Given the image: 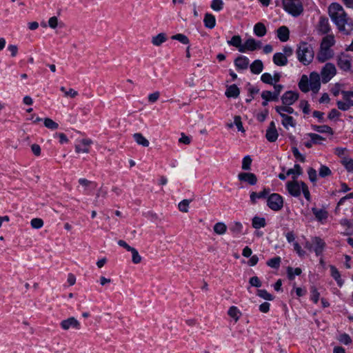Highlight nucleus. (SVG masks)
I'll use <instances>...</instances> for the list:
<instances>
[{
	"mask_svg": "<svg viewBox=\"0 0 353 353\" xmlns=\"http://www.w3.org/2000/svg\"><path fill=\"white\" fill-rule=\"evenodd\" d=\"M335 42L333 34H328L323 38L316 57L319 63H325L334 57V52L331 48Z\"/></svg>",
	"mask_w": 353,
	"mask_h": 353,
	"instance_id": "nucleus-2",
	"label": "nucleus"
},
{
	"mask_svg": "<svg viewBox=\"0 0 353 353\" xmlns=\"http://www.w3.org/2000/svg\"><path fill=\"white\" fill-rule=\"evenodd\" d=\"M312 243H314L313 250L314 251L316 255H321L325 247V241L321 238L316 236L312 238Z\"/></svg>",
	"mask_w": 353,
	"mask_h": 353,
	"instance_id": "nucleus-17",
	"label": "nucleus"
},
{
	"mask_svg": "<svg viewBox=\"0 0 353 353\" xmlns=\"http://www.w3.org/2000/svg\"><path fill=\"white\" fill-rule=\"evenodd\" d=\"M312 212L316 218L319 221L325 219L327 217V213L325 210L312 208Z\"/></svg>",
	"mask_w": 353,
	"mask_h": 353,
	"instance_id": "nucleus-45",
	"label": "nucleus"
},
{
	"mask_svg": "<svg viewBox=\"0 0 353 353\" xmlns=\"http://www.w3.org/2000/svg\"><path fill=\"white\" fill-rule=\"evenodd\" d=\"M261 48V42L256 41L253 38L248 39L243 44V47L240 49V52H245L247 51H254Z\"/></svg>",
	"mask_w": 353,
	"mask_h": 353,
	"instance_id": "nucleus-11",
	"label": "nucleus"
},
{
	"mask_svg": "<svg viewBox=\"0 0 353 353\" xmlns=\"http://www.w3.org/2000/svg\"><path fill=\"white\" fill-rule=\"evenodd\" d=\"M253 32L256 36L262 37L266 34L267 28L263 23L259 22L254 26Z\"/></svg>",
	"mask_w": 353,
	"mask_h": 353,
	"instance_id": "nucleus-26",
	"label": "nucleus"
},
{
	"mask_svg": "<svg viewBox=\"0 0 353 353\" xmlns=\"http://www.w3.org/2000/svg\"><path fill=\"white\" fill-rule=\"evenodd\" d=\"M58 25H59V21H58V18L57 17L54 16V17H50L48 19V26L52 29L57 28Z\"/></svg>",
	"mask_w": 353,
	"mask_h": 353,
	"instance_id": "nucleus-61",
	"label": "nucleus"
},
{
	"mask_svg": "<svg viewBox=\"0 0 353 353\" xmlns=\"http://www.w3.org/2000/svg\"><path fill=\"white\" fill-rule=\"evenodd\" d=\"M133 138L138 145H140L143 147L149 146V141L145 137H143V135L141 133H134L133 134Z\"/></svg>",
	"mask_w": 353,
	"mask_h": 353,
	"instance_id": "nucleus-31",
	"label": "nucleus"
},
{
	"mask_svg": "<svg viewBox=\"0 0 353 353\" xmlns=\"http://www.w3.org/2000/svg\"><path fill=\"white\" fill-rule=\"evenodd\" d=\"M352 61V57L345 53H341L337 57V65L341 70L345 72H347L351 70Z\"/></svg>",
	"mask_w": 353,
	"mask_h": 353,
	"instance_id": "nucleus-9",
	"label": "nucleus"
},
{
	"mask_svg": "<svg viewBox=\"0 0 353 353\" xmlns=\"http://www.w3.org/2000/svg\"><path fill=\"white\" fill-rule=\"evenodd\" d=\"M313 129L320 133H328L330 134H333L332 129L328 125H314Z\"/></svg>",
	"mask_w": 353,
	"mask_h": 353,
	"instance_id": "nucleus-42",
	"label": "nucleus"
},
{
	"mask_svg": "<svg viewBox=\"0 0 353 353\" xmlns=\"http://www.w3.org/2000/svg\"><path fill=\"white\" fill-rule=\"evenodd\" d=\"M275 110L281 116L282 120H285V118H288L290 116L288 114H293L294 112V109L290 106H276Z\"/></svg>",
	"mask_w": 353,
	"mask_h": 353,
	"instance_id": "nucleus-20",
	"label": "nucleus"
},
{
	"mask_svg": "<svg viewBox=\"0 0 353 353\" xmlns=\"http://www.w3.org/2000/svg\"><path fill=\"white\" fill-rule=\"evenodd\" d=\"M267 205L273 211H279L283 206V197L277 194H271L267 199Z\"/></svg>",
	"mask_w": 353,
	"mask_h": 353,
	"instance_id": "nucleus-7",
	"label": "nucleus"
},
{
	"mask_svg": "<svg viewBox=\"0 0 353 353\" xmlns=\"http://www.w3.org/2000/svg\"><path fill=\"white\" fill-rule=\"evenodd\" d=\"M228 227L223 222H217L213 226V231L217 235H224Z\"/></svg>",
	"mask_w": 353,
	"mask_h": 353,
	"instance_id": "nucleus-30",
	"label": "nucleus"
},
{
	"mask_svg": "<svg viewBox=\"0 0 353 353\" xmlns=\"http://www.w3.org/2000/svg\"><path fill=\"white\" fill-rule=\"evenodd\" d=\"M299 87L300 90L304 92L309 91V79L307 75H303L299 83Z\"/></svg>",
	"mask_w": 353,
	"mask_h": 353,
	"instance_id": "nucleus-36",
	"label": "nucleus"
},
{
	"mask_svg": "<svg viewBox=\"0 0 353 353\" xmlns=\"http://www.w3.org/2000/svg\"><path fill=\"white\" fill-rule=\"evenodd\" d=\"M299 99V94L293 91L285 92L281 97V106H290L292 105Z\"/></svg>",
	"mask_w": 353,
	"mask_h": 353,
	"instance_id": "nucleus-12",
	"label": "nucleus"
},
{
	"mask_svg": "<svg viewBox=\"0 0 353 353\" xmlns=\"http://www.w3.org/2000/svg\"><path fill=\"white\" fill-rule=\"evenodd\" d=\"M228 44L234 46L240 52V49L243 47L242 39L239 35H234L230 41H228Z\"/></svg>",
	"mask_w": 353,
	"mask_h": 353,
	"instance_id": "nucleus-32",
	"label": "nucleus"
},
{
	"mask_svg": "<svg viewBox=\"0 0 353 353\" xmlns=\"http://www.w3.org/2000/svg\"><path fill=\"white\" fill-rule=\"evenodd\" d=\"M331 275L336 280L339 286H342L343 281L341 279V275L338 270L333 265L330 266Z\"/></svg>",
	"mask_w": 353,
	"mask_h": 353,
	"instance_id": "nucleus-37",
	"label": "nucleus"
},
{
	"mask_svg": "<svg viewBox=\"0 0 353 353\" xmlns=\"http://www.w3.org/2000/svg\"><path fill=\"white\" fill-rule=\"evenodd\" d=\"M228 314L233 319L235 322H237L242 314L237 307L231 306L228 311Z\"/></svg>",
	"mask_w": 353,
	"mask_h": 353,
	"instance_id": "nucleus-33",
	"label": "nucleus"
},
{
	"mask_svg": "<svg viewBox=\"0 0 353 353\" xmlns=\"http://www.w3.org/2000/svg\"><path fill=\"white\" fill-rule=\"evenodd\" d=\"M250 284L253 287L259 288L261 286V282L259 277L257 276H252L250 279L249 281Z\"/></svg>",
	"mask_w": 353,
	"mask_h": 353,
	"instance_id": "nucleus-62",
	"label": "nucleus"
},
{
	"mask_svg": "<svg viewBox=\"0 0 353 353\" xmlns=\"http://www.w3.org/2000/svg\"><path fill=\"white\" fill-rule=\"evenodd\" d=\"M168 40V36L165 32H160L151 37V43L155 47L161 46Z\"/></svg>",
	"mask_w": 353,
	"mask_h": 353,
	"instance_id": "nucleus-21",
	"label": "nucleus"
},
{
	"mask_svg": "<svg viewBox=\"0 0 353 353\" xmlns=\"http://www.w3.org/2000/svg\"><path fill=\"white\" fill-rule=\"evenodd\" d=\"M281 78V75L279 73H275L274 76H272L270 73H263L261 77V81L267 84L273 85L274 83H276L279 81Z\"/></svg>",
	"mask_w": 353,
	"mask_h": 353,
	"instance_id": "nucleus-19",
	"label": "nucleus"
},
{
	"mask_svg": "<svg viewBox=\"0 0 353 353\" xmlns=\"http://www.w3.org/2000/svg\"><path fill=\"white\" fill-rule=\"evenodd\" d=\"M308 136L314 144H322V141L325 140L323 137L315 133H310Z\"/></svg>",
	"mask_w": 353,
	"mask_h": 353,
	"instance_id": "nucleus-52",
	"label": "nucleus"
},
{
	"mask_svg": "<svg viewBox=\"0 0 353 353\" xmlns=\"http://www.w3.org/2000/svg\"><path fill=\"white\" fill-rule=\"evenodd\" d=\"M339 340L341 343L345 344V345L350 344L352 342L351 338L350 337V336L348 334H341L339 336Z\"/></svg>",
	"mask_w": 353,
	"mask_h": 353,
	"instance_id": "nucleus-63",
	"label": "nucleus"
},
{
	"mask_svg": "<svg viewBox=\"0 0 353 353\" xmlns=\"http://www.w3.org/2000/svg\"><path fill=\"white\" fill-rule=\"evenodd\" d=\"M320 74L322 82L326 83L336 75V68L333 63H327L322 68Z\"/></svg>",
	"mask_w": 353,
	"mask_h": 353,
	"instance_id": "nucleus-6",
	"label": "nucleus"
},
{
	"mask_svg": "<svg viewBox=\"0 0 353 353\" xmlns=\"http://www.w3.org/2000/svg\"><path fill=\"white\" fill-rule=\"evenodd\" d=\"M59 326L63 331L68 332L71 330L78 331L81 328L80 321L74 316H70L61 320Z\"/></svg>",
	"mask_w": 353,
	"mask_h": 353,
	"instance_id": "nucleus-5",
	"label": "nucleus"
},
{
	"mask_svg": "<svg viewBox=\"0 0 353 353\" xmlns=\"http://www.w3.org/2000/svg\"><path fill=\"white\" fill-rule=\"evenodd\" d=\"M307 174H308L309 178L312 182H315L316 181L317 174H316V171L314 168H309L308 171H307Z\"/></svg>",
	"mask_w": 353,
	"mask_h": 353,
	"instance_id": "nucleus-64",
	"label": "nucleus"
},
{
	"mask_svg": "<svg viewBox=\"0 0 353 353\" xmlns=\"http://www.w3.org/2000/svg\"><path fill=\"white\" fill-rule=\"evenodd\" d=\"M210 7L214 11H220L223 8V1L222 0H213Z\"/></svg>",
	"mask_w": 353,
	"mask_h": 353,
	"instance_id": "nucleus-49",
	"label": "nucleus"
},
{
	"mask_svg": "<svg viewBox=\"0 0 353 353\" xmlns=\"http://www.w3.org/2000/svg\"><path fill=\"white\" fill-rule=\"evenodd\" d=\"M190 203V200L183 199V201H181L178 205L179 211H181V212H183V213L188 212Z\"/></svg>",
	"mask_w": 353,
	"mask_h": 353,
	"instance_id": "nucleus-44",
	"label": "nucleus"
},
{
	"mask_svg": "<svg viewBox=\"0 0 353 353\" xmlns=\"http://www.w3.org/2000/svg\"><path fill=\"white\" fill-rule=\"evenodd\" d=\"M118 244L125 248L127 251L132 254V262L134 264H139L142 261L141 256L139 254L137 250L130 245H128L125 241L119 240Z\"/></svg>",
	"mask_w": 353,
	"mask_h": 353,
	"instance_id": "nucleus-10",
	"label": "nucleus"
},
{
	"mask_svg": "<svg viewBox=\"0 0 353 353\" xmlns=\"http://www.w3.org/2000/svg\"><path fill=\"white\" fill-rule=\"evenodd\" d=\"M43 224V221L40 218H34L30 221V225L34 229L41 228Z\"/></svg>",
	"mask_w": 353,
	"mask_h": 353,
	"instance_id": "nucleus-51",
	"label": "nucleus"
},
{
	"mask_svg": "<svg viewBox=\"0 0 353 353\" xmlns=\"http://www.w3.org/2000/svg\"><path fill=\"white\" fill-rule=\"evenodd\" d=\"M230 230L235 234H240L242 233L243 225L239 221L234 222L230 228Z\"/></svg>",
	"mask_w": 353,
	"mask_h": 353,
	"instance_id": "nucleus-48",
	"label": "nucleus"
},
{
	"mask_svg": "<svg viewBox=\"0 0 353 353\" xmlns=\"http://www.w3.org/2000/svg\"><path fill=\"white\" fill-rule=\"evenodd\" d=\"M319 176L321 177H325L330 176L332 174L330 169L326 165H321L319 170Z\"/></svg>",
	"mask_w": 353,
	"mask_h": 353,
	"instance_id": "nucleus-55",
	"label": "nucleus"
},
{
	"mask_svg": "<svg viewBox=\"0 0 353 353\" xmlns=\"http://www.w3.org/2000/svg\"><path fill=\"white\" fill-rule=\"evenodd\" d=\"M301 269L299 268H293L288 267L287 269L288 276L290 280L294 279L295 275H300L301 274Z\"/></svg>",
	"mask_w": 353,
	"mask_h": 353,
	"instance_id": "nucleus-43",
	"label": "nucleus"
},
{
	"mask_svg": "<svg viewBox=\"0 0 353 353\" xmlns=\"http://www.w3.org/2000/svg\"><path fill=\"white\" fill-rule=\"evenodd\" d=\"M160 97V92L159 91L154 92L150 94L148 97V101L150 103H155L158 101Z\"/></svg>",
	"mask_w": 353,
	"mask_h": 353,
	"instance_id": "nucleus-60",
	"label": "nucleus"
},
{
	"mask_svg": "<svg viewBox=\"0 0 353 353\" xmlns=\"http://www.w3.org/2000/svg\"><path fill=\"white\" fill-rule=\"evenodd\" d=\"M90 139H82L78 144L75 145V152L77 154H88L90 152V147L92 144Z\"/></svg>",
	"mask_w": 353,
	"mask_h": 353,
	"instance_id": "nucleus-13",
	"label": "nucleus"
},
{
	"mask_svg": "<svg viewBox=\"0 0 353 353\" xmlns=\"http://www.w3.org/2000/svg\"><path fill=\"white\" fill-rule=\"evenodd\" d=\"M60 90L64 93V95L66 97L75 98L78 95V92L72 88H70L68 90H66L64 87H61Z\"/></svg>",
	"mask_w": 353,
	"mask_h": 353,
	"instance_id": "nucleus-50",
	"label": "nucleus"
},
{
	"mask_svg": "<svg viewBox=\"0 0 353 353\" xmlns=\"http://www.w3.org/2000/svg\"><path fill=\"white\" fill-rule=\"evenodd\" d=\"M263 63L259 59L254 61L250 65V70L253 74H259L263 71Z\"/></svg>",
	"mask_w": 353,
	"mask_h": 353,
	"instance_id": "nucleus-29",
	"label": "nucleus"
},
{
	"mask_svg": "<svg viewBox=\"0 0 353 353\" xmlns=\"http://www.w3.org/2000/svg\"><path fill=\"white\" fill-rule=\"evenodd\" d=\"M78 183L84 188V190L88 189L92 184H93V182L85 178H80L78 180Z\"/></svg>",
	"mask_w": 353,
	"mask_h": 353,
	"instance_id": "nucleus-59",
	"label": "nucleus"
},
{
	"mask_svg": "<svg viewBox=\"0 0 353 353\" xmlns=\"http://www.w3.org/2000/svg\"><path fill=\"white\" fill-rule=\"evenodd\" d=\"M171 39L173 40L179 41L183 44H188L190 42L189 39L188 38L187 36L180 33L172 36Z\"/></svg>",
	"mask_w": 353,
	"mask_h": 353,
	"instance_id": "nucleus-46",
	"label": "nucleus"
},
{
	"mask_svg": "<svg viewBox=\"0 0 353 353\" xmlns=\"http://www.w3.org/2000/svg\"><path fill=\"white\" fill-rule=\"evenodd\" d=\"M328 14L340 32L348 34L353 30V21L340 4L332 3L328 8Z\"/></svg>",
	"mask_w": 353,
	"mask_h": 353,
	"instance_id": "nucleus-1",
	"label": "nucleus"
},
{
	"mask_svg": "<svg viewBox=\"0 0 353 353\" xmlns=\"http://www.w3.org/2000/svg\"><path fill=\"white\" fill-rule=\"evenodd\" d=\"M44 125L50 130H57L59 128V124L50 118H46L43 121Z\"/></svg>",
	"mask_w": 353,
	"mask_h": 353,
	"instance_id": "nucleus-47",
	"label": "nucleus"
},
{
	"mask_svg": "<svg viewBox=\"0 0 353 353\" xmlns=\"http://www.w3.org/2000/svg\"><path fill=\"white\" fill-rule=\"evenodd\" d=\"M279 134L276 128V125L274 121L270 123V125L266 131V138L270 142H274L278 138Z\"/></svg>",
	"mask_w": 353,
	"mask_h": 353,
	"instance_id": "nucleus-16",
	"label": "nucleus"
},
{
	"mask_svg": "<svg viewBox=\"0 0 353 353\" xmlns=\"http://www.w3.org/2000/svg\"><path fill=\"white\" fill-rule=\"evenodd\" d=\"M270 193L268 189L264 188L261 192H251L250 195V203L252 205L256 203L258 199H265Z\"/></svg>",
	"mask_w": 353,
	"mask_h": 353,
	"instance_id": "nucleus-18",
	"label": "nucleus"
},
{
	"mask_svg": "<svg viewBox=\"0 0 353 353\" xmlns=\"http://www.w3.org/2000/svg\"><path fill=\"white\" fill-rule=\"evenodd\" d=\"M309 88L314 93H317L321 87L320 75L316 72H312L310 74Z\"/></svg>",
	"mask_w": 353,
	"mask_h": 353,
	"instance_id": "nucleus-14",
	"label": "nucleus"
},
{
	"mask_svg": "<svg viewBox=\"0 0 353 353\" xmlns=\"http://www.w3.org/2000/svg\"><path fill=\"white\" fill-rule=\"evenodd\" d=\"M234 123L236 126L239 131L244 132L245 130L243 127L241 119L239 116H235L234 119Z\"/></svg>",
	"mask_w": 353,
	"mask_h": 353,
	"instance_id": "nucleus-58",
	"label": "nucleus"
},
{
	"mask_svg": "<svg viewBox=\"0 0 353 353\" xmlns=\"http://www.w3.org/2000/svg\"><path fill=\"white\" fill-rule=\"evenodd\" d=\"M249 62L248 58L244 56H240L235 59L234 64L238 69L245 70L249 65Z\"/></svg>",
	"mask_w": 353,
	"mask_h": 353,
	"instance_id": "nucleus-23",
	"label": "nucleus"
},
{
	"mask_svg": "<svg viewBox=\"0 0 353 353\" xmlns=\"http://www.w3.org/2000/svg\"><path fill=\"white\" fill-rule=\"evenodd\" d=\"M257 295L265 300L272 301L273 300V296L270 294L265 290H258Z\"/></svg>",
	"mask_w": 353,
	"mask_h": 353,
	"instance_id": "nucleus-54",
	"label": "nucleus"
},
{
	"mask_svg": "<svg viewBox=\"0 0 353 353\" xmlns=\"http://www.w3.org/2000/svg\"><path fill=\"white\" fill-rule=\"evenodd\" d=\"M305 184V183L302 181L294 180L292 181H288L286 184V188L290 195L297 197L301 195V190Z\"/></svg>",
	"mask_w": 353,
	"mask_h": 353,
	"instance_id": "nucleus-8",
	"label": "nucleus"
},
{
	"mask_svg": "<svg viewBox=\"0 0 353 353\" xmlns=\"http://www.w3.org/2000/svg\"><path fill=\"white\" fill-rule=\"evenodd\" d=\"M341 163L345 166L347 172H353V159L345 157L341 160Z\"/></svg>",
	"mask_w": 353,
	"mask_h": 353,
	"instance_id": "nucleus-38",
	"label": "nucleus"
},
{
	"mask_svg": "<svg viewBox=\"0 0 353 353\" xmlns=\"http://www.w3.org/2000/svg\"><path fill=\"white\" fill-rule=\"evenodd\" d=\"M273 62L278 66H285L288 64V59L286 56L281 52H276L273 56Z\"/></svg>",
	"mask_w": 353,
	"mask_h": 353,
	"instance_id": "nucleus-22",
	"label": "nucleus"
},
{
	"mask_svg": "<svg viewBox=\"0 0 353 353\" xmlns=\"http://www.w3.org/2000/svg\"><path fill=\"white\" fill-rule=\"evenodd\" d=\"M252 159L250 156H245L242 161V169L244 170H250Z\"/></svg>",
	"mask_w": 353,
	"mask_h": 353,
	"instance_id": "nucleus-56",
	"label": "nucleus"
},
{
	"mask_svg": "<svg viewBox=\"0 0 353 353\" xmlns=\"http://www.w3.org/2000/svg\"><path fill=\"white\" fill-rule=\"evenodd\" d=\"M343 98L345 100V101H338L337 106L339 109L345 111L353 106V101L351 99L350 97H347V98H346L345 96H343Z\"/></svg>",
	"mask_w": 353,
	"mask_h": 353,
	"instance_id": "nucleus-25",
	"label": "nucleus"
},
{
	"mask_svg": "<svg viewBox=\"0 0 353 353\" xmlns=\"http://www.w3.org/2000/svg\"><path fill=\"white\" fill-rule=\"evenodd\" d=\"M239 88L235 84H233L227 88L225 95L228 97L236 98L239 95Z\"/></svg>",
	"mask_w": 353,
	"mask_h": 353,
	"instance_id": "nucleus-35",
	"label": "nucleus"
},
{
	"mask_svg": "<svg viewBox=\"0 0 353 353\" xmlns=\"http://www.w3.org/2000/svg\"><path fill=\"white\" fill-rule=\"evenodd\" d=\"M296 54L299 62L304 65H308L314 59V52L310 44L301 42L297 45Z\"/></svg>",
	"mask_w": 353,
	"mask_h": 353,
	"instance_id": "nucleus-3",
	"label": "nucleus"
},
{
	"mask_svg": "<svg viewBox=\"0 0 353 353\" xmlns=\"http://www.w3.org/2000/svg\"><path fill=\"white\" fill-rule=\"evenodd\" d=\"M8 50L10 52V56L12 57H15L17 54H18V51H19V48H18V46L15 44H10L8 46V48H7Z\"/></svg>",
	"mask_w": 353,
	"mask_h": 353,
	"instance_id": "nucleus-57",
	"label": "nucleus"
},
{
	"mask_svg": "<svg viewBox=\"0 0 353 353\" xmlns=\"http://www.w3.org/2000/svg\"><path fill=\"white\" fill-rule=\"evenodd\" d=\"M281 123L286 130H289L290 128H294L296 126V121L292 116L288 118H285V120H282Z\"/></svg>",
	"mask_w": 353,
	"mask_h": 353,
	"instance_id": "nucleus-40",
	"label": "nucleus"
},
{
	"mask_svg": "<svg viewBox=\"0 0 353 353\" xmlns=\"http://www.w3.org/2000/svg\"><path fill=\"white\" fill-rule=\"evenodd\" d=\"M289 29L286 26H281L277 30V37L282 42H285L289 39Z\"/></svg>",
	"mask_w": 353,
	"mask_h": 353,
	"instance_id": "nucleus-27",
	"label": "nucleus"
},
{
	"mask_svg": "<svg viewBox=\"0 0 353 353\" xmlns=\"http://www.w3.org/2000/svg\"><path fill=\"white\" fill-rule=\"evenodd\" d=\"M318 30L321 34H326L330 30V26L327 18L321 17L318 25Z\"/></svg>",
	"mask_w": 353,
	"mask_h": 353,
	"instance_id": "nucleus-24",
	"label": "nucleus"
},
{
	"mask_svg": "<svg viewBox=\"0 0 353 353\" xmlns=\"http://www.w3.org/2000/svg\"><path fill=\"white\" fill-rule=\"evenodd\" d=\"M261 97L263 100L266 101H277L279 99L274 92L268 90L263 91L261 93Z\"/></svg>",
	"mask_w": 353,
	"mask_h": 353,
	"instance_id": "nucleus-39",
	"label": "nucleus"
},
{
	"mask_svg": "<svg viewBox=\"0 0 353 353\" xmlns=\"http://www.w3.org/2000/svg\"><path fill=\"white\" fill-rule=\"evenodd\" d=\"M266 225V221L265 218L254 216L252 220V225L255 229H259L261 228H264Z\"/></svg>",
	"mask_w": 353,
	"mask_h": 353,
	"instance_id": "nucleus-34",
	"label": "nucleus"
},
{
	"mask_svg": "<svg viewBox=\"0 0 353 353\" xmlns=\"http://www.w3.org/2000/svg\"><path fill=\"white\" fill-rule=\"evenodd\" d=\"M285 11L293 17H299L303 12V6L301 0H282Z\"/></svg>",
	"mask_w": 353,
	"mask_h": 353,
	"instance_id": "nucleus-4",
	"label": "nucleus"
},
{
	"mask_svg": "<svg viewBox=\"0 0 353 353\" xmlns=\"http://www.w3.org/2000/svg\"><path fill=\"white\" fill-rule=\"evenodd\" d=\"M203 23L207 28H214L216 25L215 17L211 13H206L204 16Z\"/></svg>",
	"mask_w": 353,
	"mask_h": 353,
	"instance_id": "nucleus-28",
	"label": "nucleus"
},
{
	"mask_svg": "<svg viewBox=\"0 0 353 353\" xmlns=\"http://www.w3.org/2000/svg\"><path fill=\"white\" fill-rule=\"evenodd\" d=\"M281 258L277 256L268 261L267 265L272 268H278L280 265Z\"/></svg>",
	"mask_w": 353,
	"mask_h": 353,
	"instance_id": "nucleus-53",
	"label": "nucleus"
},
{
	"mask_svg": "<svg viewBox=\"0 0 353 353\" xmlns=\"http://www.w3.org/2000/svg\"><path fill=\"white\" fill-rule=\"evenodd\" d=\"M238 179L241 181L247 182L251 185H254L257 183L256 175L252 172H241L238 174Z\"/></svg>",
	"mask_w": 353,
	"mask_h": 353,
	"instance_id": "nucleus-15",
	"label": "nucleus"
},
{
	"mask_svg": "<svg viewBox=\"0 0 353 353\" xmlns=\"http://www.w3.org/2000/svg\"><path fill=\"white\" fill-rule=\"evenodd\" d=\"M301 174V168L299 165L296 164L294 168L289 169L287 171L286 175H293V179H295L299 175Z\"/></svg>",
	"mask_w": 353,
	"mask_h": 353,
	"instance_id": "nucleus-41",
	"label": "nucleus"
}]
</instances>
